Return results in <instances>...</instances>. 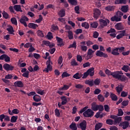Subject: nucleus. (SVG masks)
Here are the masks:
<instances>
[{
	"label": "nucleus",
	"mask_w": 130,
	"mask_h": 130,
	"mask_svg": "<svg viewBox=\"0 0 130 130\" xmlns=\"http://www.w3.org/2000/svg\"><path fill=\"white\" fill-rule=\"evenodd\" d=\"M118 113L117 114L118 116H122L123 115V111H122V109H119L118 110Z\"/></svg>",
	"instance_id": "obj_50"
},
{
	"label": "nucleus",
	"mask_w": 130,
	"mask_h": 130,
	"mask_svg": "<svg viewBox=\"0 0 130 130\" xmlns=\"http://www.w3.org/2000/svg\"><path fill=\"white\" fill-rule=\"evenodd\" d=\"M120 34L116 36L117 39H120L121 38H122V37L126 36L125 32H126V30H121L119 31Z\"/></svg>",
	"instance_id": "obj_14"
},
{
	"label": "nucleus",
	"mask_w": 130,
	"mask_h": 130,
	"mask_svg": "<svg viewBox=\"0 0 130 130\" xmlns=\"http://www.w3.org/2000/svg\"><path fill=\"white\" fill-rule=\"evenodd\" d=\"M28 21H29V19L26 16H22L21 18L19 19L20 23L22 24L24 27H28V25H27V23L26 22H28Z\"/></svg>",
	"instance_id": "obj_7"
},
{
	"label": "nucleus",
	"mask_w": 130,
	"mask_h": 130,
	"mask_svg": "<svg viewBox=\"0 0 130 130\" xmlns=\"http://www.w3.org/2000/svg\"><path fill=\"white\" fill-rule=\"evenodd\" d=\"M98 36H99V33L97 31H94L93 35V38H98Z\"/></svg>",
	"instance_id": "obj_64"
},
{
	"label": "nucleus",
	"mask_w": 130,
	"mask_h": 130,
	"mask_svg": "<svg viewBox=\"0 0 130 130\" xmlns=\"http://www.w3.org/2000/svg\"><path fill=\"white\" fill-rule=\"evenodd\" d=\"M47 37L49 40H51V39H53L52 33L51 32H48L47 35Z\"/></svg>",
	"instance_id": "obj_48"
},
{
	"label": "nucleus",
	"mask_w": 130,
	"mask_h": 130,
	"mask_svg": "<svg viewBox=\"0 0 130 130\" xmlns=\"http://www.w3.org/2000/svg\"><path fill=\"white\" fill-rule=\"evenodd\" d=\"M115 27L116 30H123V29H124V26H123V25H122V23L121 22L117 23L115 25Z\"/></svg>",
	"instance_id": "obj_15"
},
{
	"label": "nucleus",
	"mask_w": 130,
	"mask_h": 130,
	"mask_svg": "<svg viewBox=\"0 0 130 130\" xmlns=\"http://www.w3.org/2000/svg\"><path fill=\"white\" fill-rule=\"evenodd\" d=\"M78 127L82 130H86L87 129V121L84 120L78 125Z\"/></svg>",
	"instance_id": "obj_8"
},
{
	"label": "nucleus",
	"mask_w": 130,
	"mask_h": 130,
	"mask_svg": "<svg viewBox=\"0 0 130 130\" xmlns=\"http://www.w3.org/2000/svg\"><path fill=\"white\" fill-rule=\"evenodd\" d=\"M105 73H106V75H108V76H112L113 78H114L115 72H111V71H110V70H109L108 69H106L105 71Z\"/></svg>",
	"instance_id": "obj_30"
},
{
	"label": "nucleus",
	"mask_w": 130,
	"mask_h": 130,
	"mask_svg": "<svg viewBox=\"0 0 130 130\" xmlns=\"http://www.w3.org/2000/svg\"><path fill=\"white\" fill-rule=\"evenodd\" d=\"M13 9L16 12H21V13H22V12H23V11L22 10V9L21 8V5H15L13 7Z\"/></svg>",
	"instance_id": "obj_24"
},
{
	"label": "nucleus",
	"mask_w": 130,
	"mask_h": 130,
	"mask_svg": "<svg viewBox=\"0 0 130 130\" xmlns=\"http://www.w3.org/2000/svg\"><path fill=\"white\" fill-rule=\"evenodd\" d=\"M46 64H48L47 68L50 72H51V71H52V67L50 65V60H48Z\"/></svg>",
	"instance_id": "obj_37"
},
{
	"label": "nucleus",
	"mask_w": 130,
	"mask_h": 130,
	"mask_svg": "<svg viewBox=\"0 0 130 130\" xmlns=\"http://www.w3.org/2000/svg\"><path fill=\"white\" fill-rule=\"evenodd\" d=\"M62 56H60L59 57V58L58 59V64H61V63H62Z\"/></svg>",
	"instance_id": "obj_63"
},
{
	"label": "nucleus",
	"mask_w": 130,
	"mask_h": 130,
	"mask_svg": "<svg viewBox=\"0 0 130 130\" xmlns=\"http://www.w3.org/2000/svg\"><path fill=\"white\" fill-rule=\"evenodd\" d=\"M33 99L35 102H40L41 101V97L38 94H35L33 96Z\"/></svg>",
	"instance_id": "obj_21"
},
{
	"label": "nucleus",
	"mask_w": 130,
	"mask_h": 130,
	"mask_svg": "<svg viewBox=\"0 0 130 130\" xmlns=\"http://www.w3.org/2000/svg\"><path fill=\"white\" fill-rule=\"evenodd\" d=\"M56 40L58 43L57 44L58 46H60V47H61V46H64V43H63V40L61 38H59L58 37H56Z\"/></svg>",
	"instance_id": "obj_10"
},
{
	"label": "nucleus",
	"mask_w": 130,
	"mask_h": 130,
	"mask_svg": "<svg viewBox=\"0 0 130 130\" xmlns=\"http://www.w3.org/2000/svg\"><path fill=\"white\" fill-rule=\"evenodd\" d=\"M121 117H117L115 118V120H114V122L115 124L116 123H119V122H120V121H121Z\"/></svg>",
	"instance_id": "obj_47"
},
{
	"label": "nucleus",
	"mask_w": 130,
	"mask_h": 130,
	"mask_svg": "<svg viewBox=\"0 0 130 130\" xmlns=\"http://www.w3.org/2000/svg\"><path fill=\"white\" fill-rule=\"evenodd\" d=\"M129 68V67H128V66L124 65L123 66V67L122 68V71H124V72H127L128 71Z\"/></svg>",
	"instance_id": "obj_51"
},
{
	"label": "nucleus",
	"mask_w": 130,
	"mask_h": 130,
	"mask_svg": "<svg viewBox=\"0 0 130 130\" xmlns=\"http://www.w3.org/2000/svg\"><path fill=\"white\" fill-rule=\"evenodd\" d=\"M94 68H91L88 69L87 72L84 73L82 79H86L89 75L90 77H93L94 74Z\"/></svg>",
	"instance_id": "obj_5"
},
{
	"label": "nucleus",
	"mask_w": 130,
	"mask_h": 130,
	"mask_svg": "<svg viewBox=\"0 0 130 130\" xmlns=\"http://www.w3.org/2000/svg\"><path fill=\"white\" fill-rule=\"evenodd\" d=\"M94 84L96 85V86H98V85H99L100 84V79H96L94 82H93Z\"/></svg>",
	"instance_id": "obj_59"
},
{
	"label": "nucleus",
	"mask_w": 130,
	"mask_h": 130,
	"mask_svg": "<svg viewBox=\"0 0 130 130\" xmlns=\"http://www.w3.org/2000/svg\"><path fill=\"white\" fill-rule=\"evenodd\" d=\"M70 76L71 74L68 73L67 72H65L62 74L61 78L63 79V78H68V77H70Z\"/></svg>",
	"instance_id": "obj_43"
},
{
	"label": "nucleus",
	"mask_w": 130,
	"mask_h": 130,
	"mask_svg": "<svg viewBox=\"0 0 130 130\" xmlns=\"http://www.w3.org/2000/svg\"><path fill=\"white\" fill-rule=\"evenodd\" d=\"M114 9H115V7L113 6H108L107 7H105L106 11H108V12L114 11Z\"/></svg>",
	"instance_id": "obj_28"
},
{
	"label": "nucleus",
	"mask_w": 130,
	"mask_h": 130,
	"mask_svg": "<svg viewBox=\"0 0 130 130\" xmlns=\"http://www.w3.org/2000/svg\"><path fill=\"white\" fill-rule=\"evenodd\" d=\"M85 84L88 85L90 87H93L94 86V81L93 80H87L85 81Z\"/></svg>",
	"instance_id": "obj_29"
},
{
	"label": "nucleus",
	"mask_w": 130,
	"mask_h": 130,
	"mask_svg": "<svg viewBox=\"0 0 130 130\" xmlns=\"http://www.w3.org/2000/svg\"><path fill=\"white\" fill-rule=\"evenodd\" d=\"M58 16L60 17V18H63L64 16H66V11L64 9H61L58 13Z\"/></svg>",
	"instance_id": "obj_23"
},
{
	"label": "nucleus",
	"mask_w": 130,
	"mask_h": 130,
	"mask_svg": "<svg viewBox=\"0 0 130 130\" xmlns=\"http://www.w3.org/2000/svg\"><path fill=\"white\" fill-rule=\"evenodd\" d=\"M83 112V116L84 117H93L95 112L91 109H88V107L86 106L82 108L79 112V114H82Z\"/></svg>",
	"instance_id": "obj_1"
},
{
	"label": "nucleus",
	"mask_w": 130,
	"mask_h": 130,
	"mask_svg": "<svg viewBox=\"0 0 130 130\" xmlns=\"http://www.w3.org/2000/svg\"><path fill=\"white\" fill-rule=\"evenodd\" d=\"M103 124L101 122H99L98 124H96L95 125V130H99L102 127Z\"/></svg>",
	"instance_id": "obj_36"
},
{
	"label": "nucleus",
	"mask_w": 130,
	"mask_h": 130,
	"mask_svg": "<svg viewBox=\"0 0 130 130\" xmlns=\"http://www.w3.org/2000/svg\"><path fill=\"white\" fill-rule=\"evenodd\" d=\"M101 93V90L99 89V88H96L94 91V95H98Z\"/></svg>",
	"instance_id": "obj_53"
},
{
	"label": "nucleus",
	"mask_w": 130,
	"mask_h": 130,
	"mask_svg": "<svg viewBox=\"0 0 130 130\" xmlns=\"http://www.w3.org/2000/svg\"><path fill=\"white\" fill-rule=\"evenodd\" d=\"M129 10V6L128 5H124L122 6L121 8V11L123 13H127Z\"/></svg>",
	"instance_id": "obj_17"
},
{
	"label": "nucleus",
	"mask_w": 130,
	"mask_h": 130,
	"mask_svg": "<svg viewBox=\"0 0 130 130\" xmlns=\"http://www.w3.org/2000/svg\"><path fill=\"white\" fill-rule=\"evenodd\" d=\"M3 68L4 70H6V71H13V70L14 69V66H12L8 63L4 64Z\"/></svg>",
	"instance_id": "obj_11"
},
{
	"label": "nucleus",
	"mask_w": 130,
	"mask_h": 130,
	"mask_svg": "<svg viewBox=\"0 0 130 130\" xmlns=\"http://www.w3.org/2000/svg\"><path fill=\"white\" fill-rule=\"evenodd\" d=\"M127 95H128V92L125 91H122L121 93V96L123 98L126 97Z\"/></svg>",
	"instance_id": "obj_57"
},
{
	"label": "nucleus",
	"mask_w": 130,
	"mask_h": 130,
	"mask_svg": "<svg viewBox=\"0 0 130 130\" xmlns=\"http://www.w3.org/2000/svg\"><path fill=\"white\" fill-rule=\"evenodd\" d=\"M70 128L72 130H77L78 129V127H77V124L76 123H72L69 126Z\"/></svg>",
	"instance_id": "obj_31"
},
{
	"label": "nucleus",
	"mask_w": 130,
	"mask_h": 130,
	"mask_svg": "<svg viewBox=\"0 0 130 130\" xmlns=\"http://www.w3.org/2000/svg\"><path fill=\"white\" fill-rule=\"evenodd\" d=\"M70 88L69 87V85H63V87H60L59 88V90H62V91H63L64 90H68Z\"/></svg>",
	"instance_id": "obj_52"
},
{
	"label": "nucleus",
	"mask_w": 130,
	"mask_h": 130,
	"mask_svg": "<svg viewBox=\"0 0 130 130\" xmlns=\"http://www.w3.org/2000/svg\"><path fill=\"white\" fill-rule=\"evenodd\" d=\"M61 100H62V102L61 103V105H66V104H67V102H68L67 97H66V96H61Z\"/></svg>",
	"instance_id": "obj_32"
},
{
	"label": "nucleus",
	"mask_w": 130,
	"mask_h": 130,
	"mask_svg": "<svg viewBox=\"0 0 130 130\" xmlns=\"http://www.w3.org/2000/svg\"><path fill=\"white\" fill-rule=\"evenodd\" d=\"M37 93L38 94H40V95H44V90H42L41 89H38L37 90Z\"/></svg>",
	"instance_id": "obj_61"
},
{
	"label": "nucleus",
	"mask_w": 130,
	"mask_h": 130,
	"mask_svg": "<svg viewBox=\"0 0 130 130\" xmlns=\"http://www.w3.org/2000/svg\"><path fill=\"white\" fill-rule=\"evenodd\" d=\"M100 50H98L96 52L95 55L96 56H99V57H104L105 58H107L108 57V55L102 51H105V49L103 46H100Z\"/></svg>",
	"instance_id": "obj_4"
},
{
	"label": "nucleus",
	"mask_w": 130,
	"mask_h": 130,
	"mask_svg": "<svg viewBox=\"0 0 130 130\" xmlns=\"http://www.w3.org/2000/svg\"><path fill=\"white\" fill-rule=\"evenodd\" d=\"M104 109L106 112H109V110H110V108H109V106L108 105H105L104 106Z\"/></svg>",
	"instance_id": "obj_54"
},
{
	"label": "nucleus",
	"mask_w": 130,
	"mask_h": 130,
	"mask_svg": "<svg viewBox=\"0 0 130 130\" xmlns=\"http://www.w3.org/2000/svg\"><path fill=\"white\" fill-rule=\"evenodd\" d=\"M98 99L101 102H103L104 100H105V98L101 94H100L99 95H98Z\"/></svg>",
	"instance_id": "obj_38"
},
{
	"label": "nucleus",
	"mask_w": 130,
	"mask_h": 130,
	"mask_svg": "<svg viewBox=\"0 0 130 130\" xmlns=\"http://www.w3.org/2000/svg\"><path fill=\"white\" fill-rule=\"evenodd\" d=\"M18 119V116H13L11 118V122L14 123L15 122H17V120Z\"/></svg>",
	"instance_id": "obj_34"
},
{
	"label": "nucleus",
	"mask_w": 130,
	"mask_h": 130,
	"mask_svg": "<svg viewBox=\"0 0 130 130\" xmlns=\"http://www.w3.org/2000/svg\"><path fill=\"white\" fill-rule=\"evenodd\" d=\"M67 33L68 34V37L70 40L74 39V34L72 30H68Z\"/></svg>",
	"instance_id": "obj_26"
},
{
	"label": "nucleus",
	"mask_w": 130,
	"mask_h": 130,
	"mask_svg": "<svg viewBox=\"0 0 130 130\" xmlns=\"http://www.w3.org/2000/svg\"><path fill=\"white\" fill-rule=\"evenodd\" d=\"M14 86L19 88H23L24 87V83L21 81L17 80L14 82Z\"/></svg>",
	"instance_id": "obj_12"
},
{
	"label": "nucleus",
	"mask_w": 130,
	"mask_h": 130,
	"mask_svg": "<svg viewBox=\"0 0 130 130\" xmlns=\"http://www.w3.org/2000/svg\"><path fill=\"white\" fill-rule=\"evenodd\" d=\"M128 125H129V123L127 121H123L121 122L119 124L120 126H122L123 129H126L128 127Z\"/></svg>",
	"instance_id": "obj_13"
},
{
	"label": "nucleus",
	"mask_w": 130,
	"mask_h": 130,
	"mask_svg": "<svg viewBox=\"0 0 130 130\" xmlns=\"http://www.w3.org/2000/svg\"><path fill=\"white\" fill-rule=\"evenodd\" d=\"M98 110H99V111H103L104 110V107L102 105H98Z\"/></svg>",
	"instance_id": "obj_55"
},
{
	"label": "nucleus",
	"mask_w": 130,
	"mask_h": 130,
	"mask_svg": "<svg viewBox=\"0 0 130 130\" xmlns=\"http://www.w3.org/2000/svg\"><path fill=\"white\" fill-rule=\"evenodd\" d=\"M77 61H79L80 62H82V60H83V58L82 57V56L78 55L77 56Z\"/></svg>",
	"instance_id": "obj_62"
},
{
	"label": "nucleus",
	"mask_w": 130,
	"mask_h": 130,
	"mask_svg": "<svg viewBox=\"0 0 130 130\" xmlns=\"http://www.w3.org/2000/svg\"><path fill=\"white\" fill-rule=\"evenodd\" d=\"M123 89V88H122V87L119 86V85L116 87V91H117L118 94H120V92H121Z\"/></svg>",
	"instance_id": "obj_41"
},
{
	"label": "nucleus",
	"mask_w": 130,
	"mask_h": 130,
	"mask_svg": "<svg viewBox=\"0 0 130 130\" xmlns=\"http://www.w3.org/2000/svg\"><path fill=\"white\" fill-rule=\"evenodd\" d=\"M7 30L8 31L9 34L15 35V34L14 33V32H15V30H14V28L13 27V26H9V27L7 28Z\"/></svg>",
	"instance_id": "obj_22"
},
{
	"label": "nucleus",
	"mask_w": 130,
	"mask_h": 130,
	"mask_svg": "<svg viewBox=\"0 0 130 130\" xmlns=\"http://www.w3.org/2000/svg\"><path fill=\"white\" fill-rule=\"evenodd\" d=\"M100 25L101 28H104V27H107V25L110 23V21L108 19H99Z\"/></svg>",
	"instance_id": "obj_6"
},
{
	"label": "nucleus",
	"mask_w": 130,
	"mask_h": 130,
	"mask_svg": "<svg viewBox=\"0 0 130 130\" xmlns=\"http://www.w3.org/2000/svg\"><path fill=\"white\" fill-rule=\"evenodd\" d=\"M128 101H123L121 103V105L122 106H127V105H128Z\"/></svg>",
	"instance_id": "obj_60"
},
{
	"label": "nucleus",
	"mask_w": 130,
	"mask_h": 130,
	"mask_svg": "<svg viewBox=\"0 0 130 130\" xmlns=\"http://www.w3.org/2000/svg\"><path fill=\"white\" fill-rule=\"evenodd\" d=\"M98 27V22H93L90 23V28H94L96 29Z\"/></svg>",
	"instance_id": "obj_33"
},
{
	"label": "nucleus",
	"mask_w": 130,
	"mask_h": 130,
	"mask_svg": "<svg viewBox=\"0 0 130 130\" xmlns=\"http://www.w3.org/2000/svg\"><path fill=\"white\" fill-rule=\"evenodd\" d=\"M100 15H101V11H100L99 9L97 8L94 9L93 18H94V19H96V20H97V19H98V18L100 17Z\"/></svg>",
	"instance_id": "obj_9"
},
{
	"label": "nucleus",
	"mask_w": 130,
	"mask_h": 130,
	"mask_svg": "<svg viewBox=\"0 0 130 130\" xmlns=\"http://www.w3.org/2000/svg\"><path fill=\"white\" fill-rule=\"evenodd\" d=\"M22 76L24 78H29V71H27L22 74Z\"/></svg>",
	"instance_id": "obj_58"
},
{
	"label": "nucleus",
	"mask_w": 130,
	"mask_h": 130,
	"mask_svg": "<svg viewBox=\"0 0 130 130\" xmlns=\"http://www.w3.org/2000/svg\"><path fill=\"white\" fill-rule=\"evenodd\" d=\"M115 5H126V0H115Z\"/></svg>",
	"instance_id": "obj_16"
},
{
	"label": "nucleus",
	"mask_w": 130,
	"mask_h": 130,
	"mask_svg": "<svg viewBox=\"0 0 130 130\" xmlns=\"http://www.w3.org/2000/svg\"><path fill=\"white\" fill-rule=\"evenodd\" d=\"M68 48H77V43L76 41L73 42V43L71 44Z\"/></svg>",
	"instance_id": "obj_46"
},
{
	"label": "nucleus",
	"mask_w": 130,
	"mask_h": 130,
	"mask_svg": "<svg viewBox=\"0 0 130 130\" xmlns=\"http://www.w3.org/2000/svg\"><path fill=\"white\" fill-rule=\"evenodd\" d=\"M2 15L5 19H8L9 18V14H8V13L6 12L5 11L3 12Z\"/></svg>",
	"instance_id": "obj_56"
},
{
	"label": "nucleus",
	"mask_w": 130,
	"mask_h": 130,
	"mask_svg": "<svg viewBox=\"0 0 130 130\" xmlns=\"http://www.w3.org/2000/svg\"><path fill=\"white\" fill-rule=\"evenodd\" d=\"M111 54L113 55H119V52H118V48H113L112 50V52H111Z\"/></svg>",
	"instance_id": "obj_18"
},
{
	"label": "nucleus",
	"mask_w": 130,
	"mask_h": 130,
	"mask_svg": "<svg viewBox=\"0 0 130 130\" xmlns=\"http://www.w3.org/2000/svg\"><path fill=\"white\" fill-rule=\"evenodd\" d=\"M71 64L72 67H76L77 66H79V64H78V62H77L75 59L71 61Z\"/></svg>",
	"instance_id": "obj_42"
},
{
	"label": "nucleus",
	"mask_w": 130,
	"mask_h": 130,
	"mask_svg": "<svg viewBox=\"0 0 130 130\" xmlns=\"http://www.w3.org/2000/svg\"><path fill=\"white\" fill-rule=\"evenodd\" d=\"M110 97L112 100V101H117L118 100V98H117V95H116L114 93H111L110 95Z\"/></svg>",
	"instance_id": "obj_20"
},
{
	"label": "nucleus",
	"mask_w": 130,
	"mask_h": 130,
	"mask_svg": "<svg viewBox=\"0 0 130 130\" xmlns=\"http://www.w3.org/2000/svg\"><path fill=\"white\" fill-rule=\"evenodd\" d=\"M54 111L55 116L57 117H59V116H60V112H59V110L56 109Z\"/></svg>",
	"instance_id": "obj_49"
},
{
	"label": "nucleus",
	"mask_w": 130,
	"mask_h": 130,
	"mask_svg": "<svg viewBox=\"0 0 130 130\" xmlns=\"http://www.w3.org/2000/svg\"><path fill=\"white\" fill-rule=\"evenodd\" d=\"M91 109L93 111H97L98 110V105H96V103H92L91 104Z\"/></svg>",
	"instance_id": "obj_27"
},
{
	"label": "nucleus",
	"mask_w": 130,
	"mask_h": 130,
	"mask_svg": "<svg viewBox=\"0 0 130 130\" xmlns=\"http://www.w3.org/2000/svg\"><path fill=\"white\" fill-rule=\"evenodd\" d=\"M11 22L12 24H13V25H15L16 26L18 25V22L17 21V19H16V18L15 17L12 18L11 19Z\"/></svg>",
	"instance_id": "obj_40"
},
{
	"label": "nucleus",
	"mask_w": 130,
	"mask_h": 130,
	"mask_svg": "<svg viewBox=\"0 0 130 130\" xmlns=\"http://www.w3.org/2000/svg\"><path fill=\"white\" fill-rule=\"evenodd\" d=\"M83 77V74L79 73H77L76 74L73 75V78L74 79H76V80H79V79H81V78Z\"/></svg>",
	"instance_id": "obj_25"
},
{
	"label": "nucleus",
	"mask_w": 130,
	"mask_h": 130,
	"mask_svg": "<svg viewBox=\"0 0 130 130\" xmlns=\"http://www.w3.org/2000/svg\"><path fill=\"white\" fill-rule=\"evenodd\" d=\"M68 3L69 4H71L72 6H77L78 5V2H77V0H68Z\"/></svg>",
	"instance_id": "obj_35"
},
{
	"label": "nucleus",
	"mask_w": 130,
	"mask_h": 130,
	"mask_svg": "<svg viewBox=\"0 0 130 130\" xmlns=\"http://www.w3.org/2000/svg\"><path fill=\"white\" fill-rule=\"evenodd\" d=\"M81 26L82 27H84L85 29H89V28L90 27V25L86 22L82 23Z\"/></svg>",
	"instance_id": "obj_39"
},
{
	"label": "nucleus",
	"mask_w": 130,
	"mask_h": 130,
	"mask_svg": "<svg viewBox=\"0 0 130 130\" xmlns=\"http://www.w3.org/2000/svg\"><path fill=\"white\" fill-rule=\"evenodd\" d=\"M106 123L107 124H109V125H112V124H113V120L111 119H108L106 120Z\"/></svg>",
	"instance_id": "obj_45"
},
{
	"label": "nucleus",
	"mask_w": 130,
	"mask_h": 130,
	"mask_svg": "<svg viewBox=\"0 0 130 130\" xmlns=\"http://www.w3.org/2000/svg\"><path fill=\"white\" fill-rule=\"evenodd\" d=\"M28 28H30L31 29H36V28L38 27V25L34 23H29L28 24Z\"/></svg>",
	"instance_id": "obj_19"
},
{
	"label": "nucleus",
	"mask_w": 130,
	"mask_h": 130,
	"mask_svg": "<svg viewBox=\"0 0 130 130\" xmlns=\"http://www.w3.org/2000/svg\"><path fill=\"white\" fill-rule=\"evenodd\" d=\"M122 16H123L122 12L117 11L116 15L111 18V21L112 22H120Z\"/></svg>",
	"instance_id": "obj_3"
},
{
	"label": "nucleus",
	"mask_w": 130,
	"mask_h": 130,
	"mask_svg": "<svg viewBox=\"0 0 130 130\" xmlns=\"http://www.w3.org/2000/svg\"><path fill=\"white\" fill-rule=\"evenodd\" d=\"M121 75H123L122 71H115V75H114V79H117V80L121 81V82H125V81H127V80H128L126 76Z\"/></svg>",
	"instance_id": "obj_2"
},
{
	"label": "nucleus",
	"mask_w": 130,
	"mask_h": 130,
	"mask_svg": "<svg viewBox=\"0 0 130 130\" xmlns=\"http://www.w3.org/2000/svg\"><path fill=\"white\" fill-rule=\"evenodd\" d=\"M37 34L38 36H39V37H41L42 38H43V37H44V35L43 34V32L40 30H39L37 31Z\"/></svg>",
	"instance_id": "obj_44"
}]
</instances>
